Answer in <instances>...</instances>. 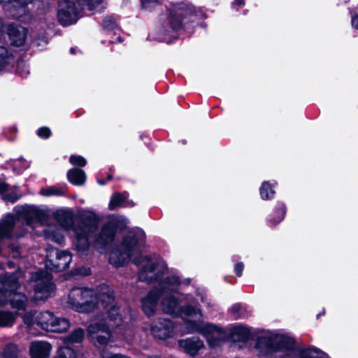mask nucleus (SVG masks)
I'll return each mask as SVG.
<instances>
[{
  "label": "nucleus",
  "instance_id": "obj_1",
  "mask_svg": "<svg viewBox=\"0 0 358 358\" xmlns=\"http://www.w3.org/2000/svg\"><path fill=\"white\" fill-rule=\"evenodd\" d=\"M256 347L263 355L278 353V358H326V354L319 349L310 348L299 350L294 342L284 336L266 334L258 338Z\"/></svg>",
  "mask_w": 358,
  "mask_h": 358
},
{
  "label": "nucleus",
  "instance_id": "obj_2",
  "mask_svg": "<svg viewBox=\"0 0 358 358\" xmlns=\"http://www.w3.org/2000/svg\"><path fill=\"white\" fill-rule=\"evenodd\" d=\"M167 22L169 28L177 34L178 38L181 31L186 29V25L195 20L204 19L207 15L202 8H196L189 2L171 3L168 8Z\"/></svg>",
  "mask_w": 358,
  "mask_h": 358
},
{
  "label": "nucleus",
  "instance_id": "obj_3",
  "mask_svg": "<svg viewBox=\"0 0 358 358\" xmlns=\"http://www.w3.org/2000/svg\"><path fill=\"white\" fill-rule=\"evenodd\" d=\"M127 227V219L121 215H113L101 226L95 236L94 246L96 249L108 250L115 242L117 233L122 232Z\"/></svg>",
  "mask_w": 358,
  "mask_h": 358
},
{
  "label": "nucleus",
  "instance_id": "obj_4",
  "mask_svg": "<svg viewBox=\"0 0 358 358\" xmlns=\"http://www.w3.org/2000/svg\"><path fill=\"white\" fill-rule=\"evenodd\" d=\"M94 290L88 287H74L69 294V303L77 312L91 313L96 309Z\"/></svg>",
  "mask_w": 358,
  "mask_h": 358
},
{
  "label": "nucleus",
  "instance_id": "obj_5",
  "mask_svg": "<svg viewBox=\"0 0 358 358\" xmlns=\"http://www.w3.org/2000/svg\"><path fill=\"white\" fill-rule=\"evenodd\" d=\"M83 9H78L73 1L59 0L57 17L59 24L68 27L76 24L82 17Z\"/></svg>",
  "mask_w": 358,
  "mask_h": 358
},
{
  "label": "nucleus",
  "instance_id": "obj_6",
  "mask_svg": "<svg viewBox=\"0 0 358 358\" xmlns=\"http://www.w3.org/2000/svg\"><path fill=\"white\" fill-rule=\"evenodd\" d=\"M23 271L20 266L13 272L6 271L0 274V292L4 294L7 297L11 296L12 294L17 291L21 284L20 279L23 276Z\"/></svg>",
  "mask_w": 358,
  "mask_h": 358
},
{
  "label": "nucleus",
  "instance_id": "obj_7",
  "mask_svg": "<svg viewBox=\"0 0 358 358\" xmlns=\"http://www.w3.org/2000/svg\"><path fill=\"white\" fill-rule=\"evenodd\" d=\"M110 336L111 331L107 324L94 322L88 327L87 338L97 348L107 345Z\"/></svg>",
  "mask_w": 358,
  "mask_h": 358
},
{
  "label": "nucleus",
  "instance_id": "obj_8",
  "mask_svg": "<svg viewBox=\"0 0 358 358\" xmlns=\"http://www.w3.org/2000/svg\"><path fill=\"white\" fill-rule=\"evenodd\" d=\"M197 331L201 334L210 348H216L224 340V329L211 323L196 324Z\"/></svg>",
  "mask_w": 358,
  "mask_h": 358
},
{
  "label": "nucleus",
  "instance_id": "obj_9",
  "mask_svg": "<svg viewBox=\"0 0 358 358\" xmlns=\"http://www.w3.org/2000/svg\"><path fill=\"white\" fill-rule=\"evenodd\" d=\"M20 208L16 212L25 220L26 224L29 226L34 223L43 224L49 218L48 213L38 206L25 205L21 206Z\"/></svg>",
  "mask_w": 358,
  "mask_h": 358
},
{
  "label": "nucleus",
  "instance_id": "obj_10",
  "mask_svg": "<svg viewBox=\"0 0 358 358\" xmlns=\"http://www.w3.org/2000/svg\"><path fill=\"white\" fill-rule=\"evenodd\" d=\"M145 240V232H129L122 239L120 246L127 252V256L132 257L141 250V245Z\"/></svg>",
  "mask_w": 358,
  "mask_h": 358
},
{
  "label": "nucleus",
  "instance_id": "obj_11",
  "mask_svg": "<svg viewBox=\"0 0 358 358\" xmlns=\"http://www.w3.org/2000/svg\"><path fill=\"white\" fill-rule=\"evenodd\" d=\"M175 323L169 318H159L150 328V331L155 338L165 341L173 336Z\"/></svg>",
  "mask_w": 358,
  "mask_h": 358
},
{
  "label": "nucleus",
  "instance_id": "obj_12",
  "mask_svg": "<svg viewBox=\"0 0 358 358\" xmlns=\"http://www.w3.org/2000/svg\"><path fill=\"white\" fill-rule=\"evenodd\" d=\"M114 301V291L108 285L101 284L97 288V292L94 291V302H96V309H106L110 305H113Z\"/></svg>",
  "mask_w": 358,
  "mask_h": 358
},
{
  "label": "nucleus",
  "instance_id": "obj_13",
  "mask_svg": "<svg viewBox=\"0 0 358 358\" xmlns=\"http://www.w3.org/2000/svg\"><path fill=\"white\" fill-rule=\"evenodd\" d=\"M50 254L47 256V264L50 268L56 273L66 271L69 268L72 259L70 252L67 250H56V259H50Z\"/></svg>",
  "mask_w": 358,
  "mask_h": 358
},
{
  "label": "nucleus",
  "instance_id": "obj_14",
  "mask_svg": "<svg viewBox=\"0 0 358 358\" xmlns=\"http://www.w3.org/2000/svg\"><path fill=\"white\" fill-rule=\"evenodd\" d=\"M100 217L92 210H87L78 215V231L92 232L98 228Z\"/></svg>",
  "mask_w": 358,
  "mask_h": 358
},
{
  "label": "nucleus",
  "instance_id": "obj_15",
  "mask_svg": "<svg viewBox=\"0 0 358 358\" xmlns=\"http://www.w3.org/2000/svg\"><path fill=\"white\" fill-rule=\"evenodd\" d=\"M178 346L183 351L192 357H195L199 355L200 350L204 348V343L197 336H192L184 339H180L178 341Z\"/></svg>",
  "mask_w": 358,
  "mask_h": 358
},
{
  "label": "nucleus",
  "instance_id": "obj_16",
  "mask_svg": "<svg viewBox=\"0 0 358 358\" xmlns=\"http://www.w3.org/2000/svg\"><path fill=\"white\" fill-rule=\"evenodd\" d=\"M160 297L157 292L151 289L141 299V309L147 317H150L155 314Z\"/></svg>",
  "mask_w": 358,
  "mask_h": 358
},
{
  "label": "nucleus",
  "instance_id": "obj_17",
  "mask_svg": "<svg viewBox=\"0 0 358 358\" xmlns=\"http://www.w3.org/2000/svg\"><path fill=\"white\" fill-rule=\"evenodd\" d=\"M180 285L178 276L169 275L159 282V287L155 290L162 296L166 293L176 292Z\"/></svg>",
  "mask_w": 358,
  "mask_h": 358
},
{
  "label": "nucleus",
  "instance_id": "obj_18",
  "mask_svg": "<svg viewBox=\"0 0 358 358\" xmlns=\"http://www.w3.org/2000/svg\"><path fill=\"white\" fill-rule=\"evenodd\" d=\"M99 322L107 324L110 329V328L115 329L120 326L122 322V317L120 307L116 304H113L108 309L103 319Z\"/></svg>",
  "mask_w": 358,
  "mask_h": 358
},
{
  "label": "nucleus",
  "instance_id": "obj_19",
  "mask_svg": "<svg viewBox=\"0 0 358 358\" xmlns=\"http://www.w3.org/2000/svg\"><path fill=\"white\" fill-rule=\"evenodd\" d=\"M24 29L23 27L14 23L8 24L7 33L12 45L20 47L24 44L27 35L22 31Z\"/></svg>",
  "mask_w": 358,
  "mask_h": 358
},
{
  "label": "nucleus",
  "instance_id": "obj_20",
  "mask_svg": "<svg viewBox=\"0 0 358 358\" xmlns=\"http://www.w3.org/2000/svg\"><path fill=\"white\" fill-rule=\"evenodd\" d=\"M52 346L47 341H36L31 343L30 355L32 358H48L50 356Z\"/></svg>",
  "mask_w": 358,
  "mask_h": 358
},
{
  "label": "nucleus",
  "instance_id": "obj_21",
  "mask_svg": "<svg viewBox=\"0 0 358 358\" xmlns=\"http://www.w3.org/2000/svg\"><path fill=\"white\" fill-rule=\"evenodd\" d=\"M163 311L173 317L180 316L179 300L175 296L171 294L162 300L161 302Z\"/></svg>",
  "mask_w": 358,
  "mask_h": 358
},
{
  "label": "nucleus",
  "instance_id": "obj_22",
  "mask_svg": "<svg viewBox=\"0 0 358 358\" xmlns=\"http://www.w3.org/2000/svg\"><path fill=\"white\" fill-rule=\"evenodd\" d=\"M131 258V257L127 256V252L119 245L111 251L108 262L113 266L120 268L124 266Z\"/></svg>",
  "mask_w": 358,
  "mask_h": 358
},
{
  "label": "nucleus",
  "instance_id": "obj_23",
  "mask_svg": "<svg viewBox=\"0 0 358 358\" xmlns=\"http://www.w3.org/2000/svg\"><path fill=\"white\" fill-rule=\"evenodd\" d=\"M15 218L12 213H7L0 220V238H9L15 227Z\"/></svg>",
  "mask_w": 358,
  "mask_h": 358
},
{
  "label": "nucleus",
  "instance_id": "obj_24",
  "mask_svg": "<svg viewBox=\"0 0 358 358\" xmlns=\"http://www.w3.org/2000/svg\"><path fill=\"white\" fill-rule=\"evenodd\" d=\"M250 330L243 326H235L230 329L229 339L234 343H245L250 338Z\"/></svg>",
  "mask_w": 358,
  "mask_h": 358
},
{
  "label": "nucleus",
  "instance_id": "obj_25",
  "mask_svg": "<svg viewBox=\"0 0 358 358\" xmlns=\"http://www.w3.org/2000/svg\"><path fill=\"white\" fill-rule=\"evenodd\" d=\"M76 249L81 255H87L90 248L89 232L77 231L76 232Z\"/></svg>",
  "mask_w": 358,
  "mask_h": 358
},
{
  "label": "nucleus",
  "instance_id": "obj_26",
  "mask_svg": "<svg viewBox=\"0 0 358 358\" xmlns=\"http://www.w3.org/2000/svg\"><path fill=\"white\" fill-rule=\"evenodd\" d=\"M8 303L13 308L17 310H24L28 304V298L24 293L16 291L8 298Z\"/></svg>",
  "mask_w": 358,
  "mask_h": 358
},
{
  "label": "nucleus",
  "instance_id": "obj_27",
  "mask_svg": "<svg viewBox=\"0 0 358 358\" xmlns=\"http://www.w3.org/2000/svg\"><path fill=\"white\" fill-rule=\"evenodd\" d=\"M67 179L70 183L75 186L83 185L86 181L85 172L79 168L69 169L66 174Z\"/></svg>",
  "mask_w": 358,
  "mask_h": 358
},
{
  "label": "nucleus",
  "instance_id": "obj_28",
  "mask_svg": "<svg viewBox=\"0 0 358 358\" xmlns=\"http://www.w3.org/2000/svg\"><path fill=\"white\" fill-rule=\"evenodd\" d=\"M55 315L49 310L41 312L36 317V324L42 329L49 331Z\"/></svg>",
  "mask_w": 358,
  "mask_h": 358
},
{
  "label": "nucleus",
  "instance_id": "obj_29",
  "mask_svg": "<svg viewBox=\"0 0 358 358\" xmlns=\"http://www.w3.org/2000/svg\"><path fill=\"white\" fill-rule=\"evenodd\" d=\"M85 338V331L81 327L73 329L69 335L65 336L62 341L64 345H72L74 343H82Z\"/></svg>",
  "mask_w": 358,
  "mask_h": 358
},
{
  "label": "nucleus",
  "instance_id": "obj_30",
  "mask_svg": "<svg viewBox=\"0 0 358 358\" xmlns=\"http://www.w3.org/2000/svg\"><path fill=\"white\" fill-rule=\"evenodd\" d=\"M54 217L62 226H71L73 224V213L71 210H57L54 213Z\"/></svg>",
  "mask_w": 358,
  "mask_h": 358
},
{
  "label": "nucleus",
  "instance_id": "obj_31",
  "mask_svg": "<svg viewBox=\"0 0 358 358\" xmlns=\"http://www.w3.org/2000/svg\"><path fill=\"white\" fill-rule=\"evenodd\" d=\"M53 320L49 330L50 332L64 333L70 327V322L67 318L55 317Z\"/></svg>",
  "mask_w": 358,
  "mask_h": 358
},
{
  "label": "nucleus",
  "instance_id": "obj_32",
  "mask_svg": "<svg viewBox=\"0 0 358 358\" xmlns=\"http://www.w3.org/2000/svg\"><path fill=\"white\" fill-rule=\"evenodd\" d=\"M127 196L128 193L115 192L112 194L110 202L108 204V209L110 210H115L117 208L124 206V202L127 201Z\"/></svg>",
  "mask_w": 358,
  "mask_h": 358
},
{
  "label": "nucleus",
  "instance_id": "obj_33",
  "mask_svg": "<svg viewBox=\"0 0 358 358\" xmlns=\"http://www.w3.org/2000/svg\"><path fill=\"white\" fill-rule=\"evenodd\" d=\"M68 187L66 185L59 187L57 186H50L45 188H42L40 191L41 195L44 196H64L65 195V191L67 190Z\"/></svg>",
  "mask_w": 358,
  "mask_h": 358
},
{
  "label": "nucleus",
  "instance_id": "obj_34",
  "mask_svg": "<svg viewBox=\"0 0 358 358\" xmlns=\"http://www.w3.org/2000/svg\"><path fill=\"white\" fill-rule=\"evenodd\" d=\"M78 350H75L69 345L59 347L57 350L55 358H77Z\"/></svg>",
  "mask_w": 358,
  "mask_h": 358
},
{
  "label": "nucleus",
  "instance_id": "obj_35",
  "mask_svg": "<svg viewBox=\"0 0 358 358\" xmlns=\"http://www.w3.org/2000/svg\"><path fill=\"white\" fill-rule=\"evenodd\" d=\"M157 265L155 262H148L143 266L141 270L138 274V278L140 281L142 282H152V280H148L147 276V272L153 273L157 269Z\"/></svg>",
  "mask_w": 358,
  "mask_h": 358
},
{
  "label": "nucleus",
  "instance_id": "obj_36",
  "mask_svg": "<svg viewBox=\"0 0 358 358\" xmlns=\"http://www.w3.org/2000/svg\"><path fill=\"white\" fill-rule=\"evenodd\" d=\"M17 314H14L10 311L0 310V327L13 326Z\"/></svg>",
  "mask_w": 358,
  "mask_h": 358
},
{
  "label": "nucleus",
  "instance_id": "obj_37",
  "mask_svg": "<svg viewBox=\"0 0 358 358\" xmlns=\"http://www.w3.org/2000/svg\"><path fill=\"white\" fill-rule=\"evenodd\" d=\"M18 347L13 343L6 344L2 352V356L4 358H17L18 357Z\"/></svg>",
  "mask_w": 358,
  "mask_h": 358
},
{
  "label": "nucleus",
  "instance_id": "obj_38",
  "mask_svg": "<svg viewBox=\"0 0 358 358\" xmlns=\"http://www.w3.org/2000/svg\"><path fill=\"white\" fill-rule=\"evenodd\" d=\"M275 194V191L273 189L271 185L264 181L262 182L260 187V195L262 199L266 200L272 198Z\"/></svg>",
  "mask_w": 358,
  "mask_h": 358
},
{
  "label": "nucleus",
  "instance_id": "obj_39",
  "mask_svg": "<svg viewBox=\"0 0 358 358\" xmlns=\"http://www.w3.org/2000/svg\"><path fill=\"white\" fill-rule=\"evenodd\" d=\"M141 10L151 12L162 4L161 0H139Z\"/></svg>",
  "mask_w": 358,
  "mask_h": 358
},
{
  "label": "nucleus",
  "instance_id": "obj_40",
  "mask_svg": "<svg viewBox=\"0 0 358 358\" xmlns=\"http://www.w3.org/2000/svg\"><path fill=\"white\" fill-rule=\"evenodd\" d=\"M103 28L108 31H113L117 27L115 18L112 15L105 17L102 20Z\"/></svg>",
  "mask_w": 358,
  "mask_h": 358
},
{
  "label": "nucleus",
  "instance_id": "obj_41",
  "mask_svg": "<svg viewBox=\"0 0 358 358\" xmlns=\"http://www.w3.org/2000/svg\"><path fill=\"white\" fill-rule=\"evenodd\" d=\"M198 309L190 304H187L180 308V315L183 313L187 317H192L197 313Z\"/></svg>",
  "mask_w": 358,
  "mask_h": 358
},
{
  "label": "nucleus",
  "instance_id": "obj_42",
  "mask_svg": "<svg viewBox=\"0 0 358 358\" xmlns=\"http://www.w3.org/2000/svg\"><path fill=\"white\" fill-rule=\"evenodd\" d=\"M69 162L72 165L76 166L78 167H84L87 164V161H86L85 158H84L81 155H72L70 156Z\"/></svg>",
  "mask_w": 358,
  "mask_h": 358
},
{
  "label": "nucleus",
  "instance_id": "obj_43",
  "mask_svg": "<svg viewBox=\"0 0 358 358\" xmlns=\"http://www.w3.org/2000/svg\"><path fill=\"white\" fill-rule=\"evenodd\" d=\"M78 5L80 6H87L89 10H93L95 6L101 4L103 0H76Z\"/></svg>",
  "mask_w": 358,
  "mask_h": 358
},
{
  "label": "nucleus",
  "instance_id": "obj_44",
  "mask_svg": "<svg viewBox=\"0 0 358 358\" xmlns=\"http://www.w3.org/2000/svg\"><path fill=\"white\" fill-rule=\"evenodd\" d=\"M20 195H17L15 192L12 191L3 195L1 198L5 201L14 203L16 201H17L20 199Z\"/></svg>",
  "mask_w": 358,
  "mask_h": 358
},
{
  "label": "nucleus",
  "instance_id": "obj_45",
  "mask_svg": "<svg viewBox=\"0 0 358 358\" xmlns=\"http://www.w3.org/2000/svg\"><path fill=\"white\" fill-rule=\"evenodd\" d=\"M36 134L41 138L48 139L51 136L52 131L49 127L44 126L38 129Z\"/></svg>",
  "mask_w": 358,
  "mask_h": 358
},
{
  "label": "nucleus",
  "instance_id": "obj_46",
  "mask_svg": "<svg viewBox=\"0 0 358 358\" xmlns=\"http://www.w3.org/2000/svg\"><path fill=\"white\" fill-rule=\"evenodd\" d=\"M91 268L87 266H82L80 267L75 268L74 270V274L79 276L86 277L91 275Z\"/></svg>",
  "mask_w": 358,
  "mask_h": 358
},
{
  "label": "nucleus",
  "instance_id": "obj_47",
  "mask_svg": "<svg viewBox=\"0 0 358 358\" xmlns=\"http://www.w3.org/2000/svg\"><path fill=\"white\" fill-rule=\"evenodd\" d=\"M22 317L23 322L28 327H31L36 323V320L34 321V313L31 311L25 313Z\"/></svg>",
  "mask_w": 358,
  "mask_h": 358
},
{
  "label": "nucleus",
  "instance_id": "obj_48",
  "mask_svg": "<svg viewBox=\"0 0 358 358\" xmlns=\"http://www.w3.org/2000/svg\"><path fill=\"white\" fill-rule=\"evenodd\" d=\"M30 0H13V6L21 8L23 11L27 8Z\"/></svg>",
  "mask_w": 358,
  "mask_h": 358
},
{
  "label": "nucleus",
  "instance_id": "obj_49",
  "mask_svg": "<svg viewBox=\"0 0 358 358\" xmlns=\"http://www.w3.org/2000/svg\"><path fill=\"white\" fill-rule=\"evenodd\" d=\"M241 308V305L238 303H236V304L233 305V306L230 308V310L229 311L234 315V318L236 319L241 316V313H240Z\"/></svg>",
  "mask_w": 358,
  "mask_h": 358
},
{
  "label": "nucleus",
  "instance_id": "obj_50",
  "mask_svg": "<svg viewBox=\"0 0 358 358\" xmlns=\"http://www.w3.org/2000/svg\"><path fill=\"white\" fill-rule=\"evenodd\" d=\"M244 265L242 262L237 263L234 266V271L238 276H241L243 271Z\"/></svg>",
  "mask_w": 358,
  "mask_h": 358
},
{
  "label": "nucleus",
  "instance_id": "obj_51",
  "mask_svg": "<svg viewBox=\"0 0 358 358\" xmlns=\"http://www.w3.org/2000/svg\"><path fill=\"white\" fill-rule=\"evenodd\" d=\"M9 185L5 182H0V195H4L8 191Z\"/></svg>",
  "mask_w": 358,
  "mask_h": 358
},
{
  "label": "nucleus",
  "instance_id": "obj_52",
  "mask_svg": "<svg viewBox=\"0 0 358 358\" xmlns=\"http://www.w3.org/2000/svg\"><path fill=\"white\" fill-rule=\"evenodd\" d=\"M11 251L13 253V258H17L20 257V248L18 247L12 246Z\"/></svg>",
  "mask_w": 358,
  "mask_h": 358
},
{
  "label": "nucleus",
  "instance_id": "obj_53",
  "mask_svg": "<svg viewBox=\"0 0 358 358\" xmlns=\"http://www.w3.org/2000/svg\"><path fill=\"white\" fill-rule=\"evenodd\" d=\"M8 298L4 294L0 292V306H4L8 303Z\"/></svg>",
  "mask_w": 358,
  "mask_h": 358
},
{
  "label": "nucleus",
  "instance_id": "obj_54",
  "mask_svg": "<svg viewBox=\"0 0 358 358\" xmlns=\"http://www.w3.org/2000/svg\"><path fill=\"white\" fill-rule=\"evenodd\" d=\"M352 25L358 29V15H355L352 17Z\"/></svg>",
  "mask_w": 358,
  "mask_h": 358
},
{
  "label": "nucleus",
  "instance_id": "obj_55",
  "mask_svg": "<svg viewBox=\"0 0 358 358\" xmlns=\"http://www.w3.org/2000/svg\"><path fill=\"white\" fill-rule=\"evenodd\" d=\"M135 206V203L132 200H129L127 199V201L124 202L123 207H134Z\"/></svg>",
  "mask_w": 358,
  "mask_h": 358
},
{
  "label": "nucleus",
  "instance_id": "obj_56",
  "mask_svg": "<svg viewBox=\"0 0 358 358\" xmlns=\"http://www.w3.org/2000/svg\"><path fill=\"white\" fill-rule=\"evenodd\" d=\"M15 266H16V264L13 261L9 260L6 262V267L10 269L15 268Z\"/></svg>",
  "mask_w": 358,
  "mask_h": 358
},
{
  "label": "nucleus",
  "instance_id": "obj_57",
  "mask_svg": "<svg viewBox=\"0 0 358 358\" xmlns=\"http://www.w3.org/2000/svg\"><path fill=\"white\" fill-rule=\"evenodd\" d=\"M97 182L98 184H99L100 185H105L106 184V179L104 178H101V179H98L97 180Z\"/></svg>",
  "mask_w": 358,
  "mask_h": 358
},
{
  "label": "nucleus",
  "instance_id": "obj_58",
  "mask_svg": "<svg viewBox=\"0 0 358 358\" xmlns=\"http://www.w3.org/2000/svg\"><path fill=\"white\" fill-rule=\"evenodd\" d=\"M235 3L238 4L239 6H242L244 4V0H234Z\"/></svg>",
  "mask_w": 358,
  "mask_h": 358
},
{
  "label": "nucleus",
  "instance_id": "obj_59",
  "mask_svg": "<svg viewBox=\"0 0 358 358\" xmlns=\"http://www.w3.org/2000/svg\"><path fill=\"white\" fill-rule=\"evenodd\" d=\"M113 178V176L112 174H108L107 176H106V182L107 181H110V180H112Z\"/></svg>",
  "mask_w": 358,
  "mask_h": 358
},
{
  "label": "nucleus",
  "instance_id": "obj_60",
  "mask_svg": "<svg viewBox=\"0 0 358 358\" xmlns=\"http://www.w3.org/2000/svg\"><path fill=\"white\" fill-rule=\"evenodd\" d=\"M191 282V279L190 278H187L185 280V284L187 285H189Z\"/></svg>",
  "mask_w": 358,
  "mask_h": 358
},
{
  "label": "nucleus",
  "instance_id": "obj_61",
  "mask_svg": "<svg viewBox=\"0 0 358 358\" xmlns=\"http://www.w3.org/2000/svg\"><path fill=\"white\" fill-rule=\"evenodd\" d=\"M70 52H71V53H74V52H75V50H74V48H71L70 49Z\"/></svg>",
  "mask_w": 358,
  "mask_h": 358
},
{
  "label": "nucleus",
  "instance_id": "obj_62",
  "mask_svg": "<svg viewBox=\"0 0 358 358\" xmlns=\"http://www.w3.org/2000/svg\"><path fill=\"white\" fill-rule=\"evenodd\" d=\"M0 268L1 269L5 268L3 264H0Z\"/></svg>",
  "mask_w": 358,
  "mask_h": 358
},
{
  "label": "nucleus",
  "instance_id": "obj_63",
  "mask_svg": "<svg viewBox=\"0 0 358 358\" xmlns=\"http://www.w3.org/2000/svg\"><path fill=\"white\" fill-rule=\"evenodd\" d=\"M18 160H24L22 157L18 158Z\"/></svg>",
  "mask_w": 358,
  "mask_h": 358
},
{
  "label": "nucleus",
  "instance_id": "obj_64",
  "mask_svg": "<svg viewBox=\"0 0 358 358\" xmlns=\"http://www.w3.org/2000/svg\"><path fill=\"white\" fill-rule=\"evenodd\" d=\"M36 290H38V292H41V288H38V289H37Z\"/></svg>",
  "mask_w": 358,
  "mask_h": 358
}]
</instances>
